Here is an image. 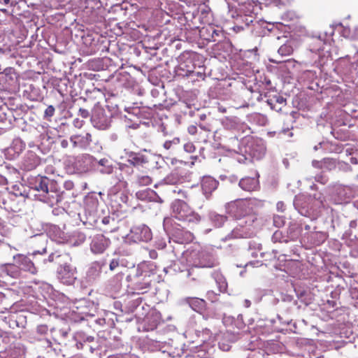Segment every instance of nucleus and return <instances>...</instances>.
Masks as SVG:
<instances>
[{"mask_svg": "<svg viewBox=\"0 0 358 358\" xmlns=\"http://www.w3.org/2000/svg\"><path fill=\"white\" fill-rule=\"evenodd\" d=\"M255 201L252 199H236L227 205V211L236 220L250 216L254 213Z\"/></svg>", "mask_w": 358, "mask_h": 358, "instance_id": "f257e3e1", "label": "nucleus"}, {"mask_svg": "<svg viewBox=\"0 0 358 358\" xmlns=\"http://www.w3.org/2000/svg\"><path fill=\"white\" fill-rule=\"evenodd\" d=\"M110 240L103 234L94 235L90 243V250L94 255L103 254L110 246Z\"/></svg>", "mask_w": 358, "mask_h": 358, "instance_id": "f03ea898", "label": "nucleus"}, {"mask_svg": "<svg viewBox=\"0 0 358 358\" xmlns=\"http://www.w3.org/2000/svg\"><path fill=\"white\" fill-rule=\"evenodd\" d=\"M198 255V252L196 250L186 251L182 253V257L186 259L189 266H199L206 268H212L215 266L216 264L214 260H209L208 262H197Z\"/></svg>", "mask_w": 358, "mask_h": 358, "instance_id": "7ed1b4c3", "label": "nucleus"}, {"mask_svg": "<svg viewBox=\"0 0 358 358\" xmlns=\"http://www.w3.org/2000/svg\"><path fill=\"white\" fill-rule=\"evenodd\" d=\"M13 260L17 264L20 271H28L31 274H36L37 269L31 260L27 256L17 254L13 257Z\"/></svg>", "mask_w": 358, "mask_h": 358, "instance_id": "20e7f679", "label": "nucleus"}, {"mask_svg": "<svg viewBox=\"0 0 358 358\" xmlns=\"http://www.w3.org/2000/svg\"><path fill=\"white\" fill-rule=\"evenodd\" d=\"M180 220L189 223H196L200 220V217L189 209L185 202L180 201Z\"/></svg>", "mask_w": 358, "mask_h": 358, "instance_id": "39448f33", "label": "nucleus"}, {"mask_svg": "<svg viewBox=\"0 0 358 358\" xmlns=\"http://www.w3.org/2000/svg\"><path fill=\"white\" fill-rule=\"evenodd\" d=\"M70 141L74 148H80L86 149L92 142V136L89 133L85 134L73 135L70 138Z\"/></svg>", "mask_w": 358, "mask_h": 358, "instance_id": "423d86ee", "label": "nucleus"}, {"mask_svg": "<svg viewBox=\"0 0 358 358\" xmlns=\"http://www.w3.org/2000/svg\"><path fill=\"white\" fill-rule=\"evenodd\" d=\"M239 186L241 189L248 192L256 191L259 188L258 176L245 177L239 182Z\"/></svg>", "mask_w": 358, "mask_h": 358, "instance_id": "0eeeda50", "label": "nucleus"}, {"mask_svg": "<svg viewBox=\"0 0 358 358\" xmlns=\"http://www.w3.org/2000/svg\"><path fill=\"white\" fill-rule=\"evenodd\" d=\"M138 273L144 277L155 274L157 271V266L155 263L149 261L141 262L137 267Z\"/></svg>", "mask_w": 358, "mask_h": 358, "instance_id": "6e6552de", "label": "nucleus"}, {"mask_svg": "<svg viewBox=\"0 0 358 358\" xmlns=\"http://www.w3.org/2000/svg\"><path fill=\"white\" fill-rule=\"evenodd\" d=\"M219 182L210 176H205L201 180V188L206 196L211 194L217 187Z\"/></svg>", "mask_w": 358, "mask_h": 358, "instance_id": "1a4fd4ad", "label": "nucleus"}, {"mask_svg": "<svg viewBox=\"0 0 358 358\" xmlns=\"http://www.w3.org/2000/svg\"><path fill=\"white\" fill-rule=\"evenodd\" d=\"M182 304L189 306L194 310L200 312L206 307V301L203 299L196 297H189L183 299Z\"/></svg>", "mask_w": 358, "mask_h": 358, "instance_id": "9d476101", "label": "nucleus"}, {"mask_svg": "<svg viewBox=\"0 0 358 358\" xmlns=\"http://www.w3.org/2000/svg\"><path fill=\"white\" fill-rule=\"evenodd\" d=\"M267 103L273 110L280 112L286 105V99L280 95H275L268 99Z\"/></svg>", "mask_w": 358, "mask_h": 358, "instance_id": "9b49d317", "label": "nucleus"}, {"mask_svg": "<svg viewBox=\"0 0 358 358\" xmlns=\"http://www.w3.org/2000/svg\"><path fill=\"white\" fill-rule=\"evenodd\" d=\"M2 271L6 273V275L13 278H17L21 275V271L17 263L14 262L13 264H6L3 266Z\"/></svg>", "mask_w": 358, "mask_h": 358, "instance_id": "f8f14e48", "label": "nucleus"}, {"mask_svg": "<svg viewBox=\"0 0 358 358\" xmlns=\"http://www.w3.org/2000/svg\"><path fill=\"white\" fill-rule=\"evenodd\" d=\"M151 286L150 281L145 280L143 279L142 281L137 280L132 285V289L138 294H143L147 293Z\"/></svg>", "mask_w": 358, "mask_h": 358, "instance_id": "ddd939ff", "label": "nucleus"}, {"mask_svg": "<svg viewBox=\"0 0 358 358\" xmlns=\"http://www.w3.org/2000/svg\"><path fill=\"white\" fill-rule=\"evenodd\" d=\"M182 355H185L184 358H206V352L203 349V347H195L194 350H190L187 352L182 349Z\"/></svg>", "mask_w": 358, "mask_h": 358, "instance_id": "4468645a", "label": "nucleus"}, {"mask_svg": "<svg viewBox=\"0 0 358 358\" xmlns=\"http://www.w3.org/2000/svg\"><path fill=\"white\" fill-rule=\"evenodd\" d=\"M59 278L64 283L71 284L73 282L75 278L73 273L70 271L68 266H64L59 272Z\"/></svg>", "mask_w": 358, "mask_h": 358, "instance_id": "2eb2a0df", "label": "nucleus"}, {"mask_svg": "<svg viewBox=\"0 0 358 358\" xmlns=\"http://www.w3.org/2000/svg\"><path fill=\"white\" fill-rule=\"evenodd\" d=\"M245 3H241L239 9L246 15H250L254 13L255 7L257 6V2L253 0H245Z\"/></svg>", "mask_w": 358, "mask_h": 358, "instance_id": "dca6fc26", "label": "nucleus"}, {"mask_svg": "<svg viewBox=\"0 0 358 358\" xmlns=\"http://www.w3.org/2000/svg\"><path fill=\"white\" fill-rule=\"evenodd\" d=\"M35 189L37 191H42L48 193V179L46 177H41L36 180Z\"/></svg>", "mask_w": 358, "mask_h": 358, "instance_id": "f3484780", "label": "nucleus"}, {"mask_svg": "<svg viewBox=\"0 0 358 358\" xmlns=\"http://www.w3.org/2000/svg\"><path fill=\"white\" fill-rule=\"evenodd\" d=\"M278 52L282 56H288L292 54L293 48L289 44H283L279 48Z\"/></svg>", "mask_w": 358, "mask_h": 358, "instance_id": "a211bd4d", "label": "nucleus"}, {"mask_svg": "<svg viewBox=\"0 0 358 358\" xmlns=\"http://www.w3.org/2000/svg\"><path fill=\"white\" fill-rule=\"evenodd\" d=\"M152 178L148 176H138L136 183L139 186H146L152 183Z\"/></svg>", "mask_w": 358, "mask_h": 358, "instance_id": "6ab92c4d", "label": "nucleus"}, {"mask_svg": "<svg viewBox=\"0 0 358 358\" xmlns=\"http://www.w3.org/2000/svg\"><path fill=\"white\" fill-rule=\"evenodd\" d=\"M220 292H225L227 289V282L223 276L220 275L216 278Z\"/></svg>", "mask_w": 358, "mask_h": 358, "instance_id": "aec40b11", "label": "nucleus"}, {"mask_svg": "<svg viewBox=\"0 0 358 358\" xmlns=\"http://www.w3.org/2000/svg\"><path fill=\"white\" fill-rule=\"evenodd\" d=\"M166 181L169 184L175 185L179 182V176L176 173H171L166 178Z\"/></svg>", "mask_w": 358, "mask_h": 358, "instance_id": "412c9836", "label": "nucleus"}, {"mask_svg": "<svg viewBox=\"0 0 358 358\" xmlns=\"http://www.w3.org/2000/svg\"><path fill=\"white\" fill-rule=\"evenodd\" d=\"M55 109L53 106L50 105L47 107L44 112V118L49 120L55 114Z\"/></svg>", "mask_w": 358, "mask_h": 358, "instance_id": "4be33fe9", "label": "nucleus"}, {"mask_svg": "<svg viewBox=\"0 0 358 358\" xmlns=\"http://www.w3.org/2000/svg\"><path fill=\"white\" fill-rule=\"evenodd\" d=\"M273 224L276 227H278V228L284 226V224H285V220H284V218L282 216H280V215H275L273 217Z\"/></svg>", "mask_w": 358, "mask_h": 358, "instance_id": "5701e85b", "label": "nucleus"}, {"mask_svg": "<svg viewBox=\"0 0 358 358\" xmlns=\"http://www.w3.org/2000/svg\"><path fill=\"white\" fill-rule=\"evenodd\" d=\"M129 162L134 166H136L142 164L144 162V160L143 157L135 155L132 157L130 159H129Z\"/></svg>", "mask_w": 358, "mask_h": 358, "instance_id": "b1692460", "label": "nucleus"}, {"mask_svg": "<svg viewBox=\"0 0 358 358\" xmlns=\"http://www.w3.org/2000/svg\"><path fill=\"white\" fill-rule=\"evenodd\" d=\"M220 34H222V32L221 31L212 29L211 38H207V40H208L210 41H214V42L217 41H218L217 37Z\"/></svg>", "mask_w": 358, "mask_h": 358, "instance_id": "393cba45", "label": "nucleus"}, {"mask_svg": "<svg viewBox=\"0 0 358 358\" xmlns=\"http://www.w3.org/2000/svg\"><path fill=\"white\" fill-rule=\"evenodd\" d=\"M195 151V146L192 143H187L184 145V152L185 153H192Z\"/></svg>", "mask_w": 358, "mask_h": 358, "instance_id": "a878e982", "label": "nucleus"}, {"mask_svg": "<svg viewBox=\"0 0 358 358\" xmlns=\"http://www.w3.org/2000/svg\"><path fill=\"white\" fill-rule=\"evenodd\" d=\"M120 265V262L118 259H113L110 261L109 264V268L110 271H114L115 268H117Z\"/></svg>", "mask_w": 358, "mask_h": 358, "instance_id": "bb28decb", "label": "nucleus"}, {"mask_svg": "<svg viewBox=\"0 0 358 358\" xmlns=\"http://www.w3.org/2000/svg\"><path fill=\"white\" fill-rule=\"evenodd\" d=\"M215 221H217L219 222L218 225L221 226L223 223H224L227 221V217L220 215H215Z\"/></svg>", "mask_w": 358, "mask_h": 358, "instance_id": "cd10ccee", "label": "nucleus"}, {"mask_svg": "<svg viewBox=\"0 0 358 358\" xmlns=\"http://www.w3.org/2000/svg\"><path fill=\"white\" fill-rule=\"evenodd\" d=\"M79 115L83 118H87L90 116V113L87 109L80 108L78 111Z\"/></svg>", "mask_w": 358, "mask_h": 358, "instance_id": "c85d7f7f", "label": "nucleus"}, {"mask_svg": "<svg viewBox=\"0 0 358 358\" xmlns=\"http://www.w3.org/2000/svg\"><path fill=\"white\" fill-rule=\"evenodd\" d=\"M322 164H323V162H322V161L313 160L312 162L313 166L314 167H315V168H317V169H322Z\"/></svg>", "mask_w": 358, "mask_h": 358, "instance_id": "c756f323", "label": "nucleus"}, {"mask_svg": "<svg viewBox=\"0 0 358 358\" xmlns=\"http://www.w3.org/2000/svg\"><path fill=\"white\" fill-rule=\"evenodd\" d=\"M187 130L190 134L194 135L196 133L197 128L194 125H190L189 127H188Z\"/></svg>", "mask_w": 358, "mask_h": 358, "instance_id": "7c9ffc66", "label": "nucleus"}, {"mask_svg": "<svg viewBox=\"0 0 358 358\" xmlns=\"http://www.w3.org/2000/svg\"><path fill=\"white\" fill-rule=\"evenodd\" d=\"M149 257L152 259H156L158 257V254L156 250H150L149 251Z\"/></svg>", "mask_w": 358, "mask_h": 358, "instance_id": "2f4dec72", "label": "nucleus"}, {"mask_svg": "<svg viewBox=\"0 0 358 358\" xmlns=\"http://www.w3.org/2000/svg\"><path fill=\"white\" fill-rule=\"evenodd\" d=\"M208 299H210L212 301L216 300L217 294H215L213 291L208 292L207 293Z\"/></svg>", "mask_w": 358, "mask_h": 358, "instance_id": "473e14b6", "label": "nucleus"}, {"mask_svg": "<svg viewBox=\"0 0 358 358\" xmlns=\"http://www.w3.org/2000/svg\"><path fill=\"white\" fill-rule=\"evenodd\" d=\"M277 208L278 210L283 212L285 210V206L282 201H279L277 203Z\"/></svg>", "mask_w": 358, "mask_h": 358, "instance_id": "72a5a7b5", "label": "nucleus"}, {"mask_svg": "<svg viewBox=\"0 0 358 358\" xmlns=\"http://www.w3.org/2000/svg\"><path fill=\"white\" fill-rule=\"evenodd\" d=\"M37 165V162H34L33 164H24V166L27 170H31L34 169Z\"/></svg>", "mask_w": 358, "mask_h": 358, "instance_id": "f704fd0d", "label": "nucleus"}, {"mask_svg": "<svg viewBox=\"0 0 358 358\" xmlns=\"http://www.w3.org/2000/svg\"><path fill=\"white\" fill-rule=\"evenodd\" d=\"M145 241H148V240H150L151 239V232L149 229H145Z\"/></svg>", "mask_w": 358, "mask_h": 358, "instance_id": "c9c22d12", "label": "nucleus"}, {"mask_svg": "<svg viewBox=\"0 0 358 358\" xmlns=\"http://www.w3.org/2000/svg\"><path fill=\"white\" fill-rule=\"evenodd\" d=\"M174 144L176 145V143H173L172 141H166L164 144V146L166 149H169L172 146V145Z\"/></svg>", "mask_w": 358, "mask_h": 358, "instance_id": "e433bc0d", "label": "nucleus"}, {"mask_svg": "<svg viewBox=\"0 0 358 358\" xmlns=\"http://www.w3.org/2000/svg\"><path fill=\"white\" fill-rule=\"evenodd\" d=\"M183 6L180 5V13H182V15H184V18L185 19H187L188 17L185 16V15H189L190 12H188V11H185L183 9Z\"/></svg>", "mask_w": 358, "mask_h": 358, "instance_id": "4c0bfd02", "label": "nucleus"}, {"mask_svg": "<svg viewBox=\"0 0 358 358\" xmlns=\"http://www.w3.org/2000/svg\"><path fill=\"white\" fill-rule=\"evenodd\" d=\"M110 217H104L102 220V223L104 224H108L109 223Z\"/></svg>", "mask_w": 358, "mask_h": 358, "instance_id": "58836bf2", "label": "nucleus"}, {"mask_svg": "<svg viewBox=\"0 0 358 358\" xmlns=\"http://www.w3.org/2000/svg\"><path fill=\"white\" fill-rule=\"evenodd\" d=\"M186 236H187V241H192V238H193V236L191 233H189V232H187L186 233Z\"/></svg>", "mask_w": 358, "mask_h": 358, "instance_id": "ea45409f", "label": "nucleus"}, {"mask_svg": "<svg viewBox=\"0 0 358 358\" xmlns=\"http://www.w3.org/2000/svg\"><path fill=\"white\" fill-rule=\"evenodd\" d=\"M61 145L63 148H66L68 145V141L66 140H63L61 143Z\"/></svg>", "mask_w": 358, "mask_h": 358, "instance_id": "a19ab883", "label": "nucleus"}, {"mask_svg": "<svg viewBox=\"0 0 358 358\" xmlns=\"http://www.w3.org/2000/svg\"><path fill=\"white\" fill-rule=\"evenodd\" d=\"M172 207H173V210L174 212L177 211L179 209V206L177 205L176 203H173V206Z\"/></svg>", "mask_w": 358, "mask_h": 358, "instance_id": "79ce46f5", "label": "nucleus"}, {"mask_svg": "<svg viewBox=\"0 0 358 358\" xmlns=\"http://www.w3.org/2000/svg\"><path fill=\"white\" fill-rule=\"evenodd\" d=\"M233 1L236 2L239 6L241 5V3H245V0H233Z\"/></svg>", "mask_w": 358, "mask_h": 358, "instance_id": "37998d69", "label": "nucleus"}, {"mask_svg": "<svg viewBox=\"0 0 358 358\" xmlns=\"http://www.w3.org/2000/svg\"><path fill=\"white\" fill-rule=\"evenodd\" d=\"M3 1L5 5H8L10 0H0V2Z\"/></svg>", "mask_w": 358, "mask_h": 358, "instance_id": "c03bdc74", "label": "nucleus"}, {"mask_svg": "<svg viewBox=\"0 0 358 358\" xmlns=\"http://www.w3.org/2000/svg\"><path fill=\"white\" fill-rule=\"evenodd\" d=\"M184 159H185V157H183ZM180 163L187 164L188 162H186L185 159H180Z\"/></svg>", "mask_w": 358, "mask_h": 358, "instance_id": "a18cd8bd", "label": "nucleus"}, {"mask_svg": "<svg viewBox=\"0 0 358 358\" xmlns=\"http://www.w3.org/2000/svg\"><path fill=\"white\" fill-rule=\"evenodd\" d=\"M141 195H142V193H141V192H137V193H136V196H137V197H138V198H139V199L141 198Z\"/></svg>", "mask_w": 358, "mask_h": 358, "instance_id": "49530a36", "label": "nucleus"}, {"mask_svg": "<svg viewBox=\"0 0 358 358\" xmlns=\"http://www.w3.org/2000/svg\"><path fill=\"white\" fill-rule=\"evenodd\" d=\"M31 157H32V159L35 161L36 159V157L35 155H31Z\"/></svg>", "mask_w": 358, "mask_h": 358, "instance_id": "de8ad7c7", "label": "nucleus"}, {"mask_svg": "<svg viewBox=\"0 0 358 358\" xmlns=\"http://www.w3.org/2000/svg\"><path fill=\"white\" fill-rule=\"evenodd\" d=\"M80 345H82V343H80V345H77L78 348H80Z\"/></svg>", "mask_w": 358, "mask_h": 358, "instance_id": "09e8293b", "label": "nucleus"}, {"mask_svg": "<svg viewBox=\"0 0 358 358\" xmlns=\"http://www.w3.org/2000/svg\"><path fill=\"white\" fill-rule=\"evenodd\" d=\"M80 345H82V343H80V345H77L78 348H80Z\"/></svg>", "mask_w": 358, "mask_h": 358, "instance_id": "8fccbe9b", "label": "nucleus"}, {"mask_svg": "<svg viewBox=\"0 0 358 358\" xmlns=\"http://www.w3.org/2000/svg\"><path fill=\"white\" fill-rule=\"evenodd\" d=\"M80 345H82V343H80V345H77L78 348H80Z\"/></svg>", "mask_w": 358, "mask_h": 358, "instance_id": "3c124183", "label": "nucleus"}, {"mask_svg": "<svg viewBox=\"0 0 358 358\" xmlns=\"http://www.w3.org/2000/svg\"><path fill=\"white\" fill-rule=\"evenodd\" d=\"M159 201L162 202V200L160 198H159Z\"/></svg>", "mask_w": 358, "mask_h": 358, "instance_id": "603ef678", "label": "nucleus"}, {"mask_svg": "<svg viewBox=\"0 0 358 358\" xmlns=\"http://www.w3.org/2000/svg\"><path fill=\"white\" fill-rule=\"evenodd\" d=\"M191 30H192V31H196V30H195V29H192V28H191Z\"/></svg>", "mask_w": 358, "mask_h": 358, "instance_id": "864d4df0", "label": "nucleus"}]
</instances>
